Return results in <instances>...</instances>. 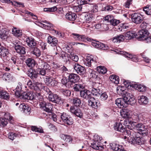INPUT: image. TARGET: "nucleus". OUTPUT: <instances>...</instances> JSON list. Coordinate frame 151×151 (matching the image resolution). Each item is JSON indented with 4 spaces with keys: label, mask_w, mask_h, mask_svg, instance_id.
Returning <instances> with one entry per match:
<instances>
[{
    "label": "nucleus",
    "mask_w": 151,
    "mask_h": 151,
    "mask_svg": "<svg viewBox=\"0 0 151 151\" xmlns=\"http://www.w3.org/2000/svg\"><path fill=\"white\" fill-rule=\"evenodd\" d=\"M46 24H42L41 26L44 28L45 29L47 30H52L55 32V33L56 35L60 37H63L64 36V35L63 33L56 30L54 28V26L53 24L49 22H48L47 21L44 22Z\"/></svg>",
    "instance_id": "20e7f679"
},
{
    "label": "nucleus",
    "mask_w": 151,
    "mask_h": 151,
    "mask_svg": "<svg viewBox=\"0 0 151 151\" xmlns=\"http://www.w3.org/2000/svg\"><path fill=\"white\" fill-rule=\"evenodd\" d=\"M111 81L116 84L119 83V78L118 76L115 75H113L110 76L109 78Z\"/></svg>",
    "instance_id": "a18cd8bd"
},
{
    "label": "nucleus",
    "mask_w": 151,
    "mask_h": 151,
    "mask_svg": "<svg viewBox=\"0 0 151 151\" xmlns=\"http://www.w3.org/2000/svg\"><path fill=\"white\" fill-rule=\"evenodd\" d=\"M44 81L47 85L51 86H54L57 84L56 81L55 80H52L48 76H46L44 79Z\"/></svg>",
    "instance_id": "cd10ccee"
},
{
    "label": "nucleus",
    "mask_w": 151,
    "mask_h": 151,
    "mask_svg": "<svg viewBox=\"0 0 151 151\" xmlns=\"http://www.w3.org/2000/svg\"><path fill=\"white\" fill-rule=\"evenodd\" d=\"M102 145L101 142L93 141L91 143V146L94 149L102 150L104 148V146H102Z\"/></svg>",
    "instance_id": "a211bd4d"
},
{
    "label": "nucleus",
    "mask_w": 151,
    "mask_h": 151,
    "mask_svg": "<svg viewBox=\"0 0 151 151\" xmlns=\"http://www.w3.org/2000/svg\"><path fill=\"white\" fill-rule=\"evenodd\" d=\"M134 87L136 89L141 92L145 91L146 89V87L145 86L141 84H135Z\"/></svg>",
    "instance_id": "4c0bfd02"
},
{
    "label": "nucleus",
    "mask_w": 151,
    "mask_h": 151,
    "mask_svg": "<svg viewBox=\"0 0 151 151\" xmlns=\"http://www.w3.org/2000/svg\"><path fill=\"white\" fill-rule=\"evenodd\" d=\"M149 33L146 29H142L138 32V36L137 37L139 40H145L147 43L151 42V36L148 37Z\"/></svg>",
    "instance_id": "7ed1b4c3"
},
{
    "label": "nucleus",
    "mask_w": 151,
    "mask_h": 151,
    "mask_svg": "<svg viewBox=\"0 0 151 151\" xmlns=\"http://www.w3.org/2000/svg\"><path fill=\"white\" fill-rule=\"evenodd\" d=\"M108 98V96L106 92H104L102 93L100 97V99L101 100L104 101L106 100Z\"/></svg>",
    "instance_id": "69168bd1"
},
{
    "label": "nucleus",
    "mask_w": 151,
    "mask_h": 151,
    "mask_svg": "<svg viewBox=\"0 0 151 151\" xmlns=\"http://www.w3.org/2000/svg\"><path fill=\"white\" fill-rule=\"evenodd\" d=\"M125 96L123 97V99L126 103L127 104V101L133 95L130 92H126V93H124Z\"/></svg>",
    "instance_id": "6e6d98bb"
},
{
    "label": "nucleus",
    "mask_w": 151,
    "mask_h": 151,
    "mask_svg": "<svg viewBox=\"0 0 151 151\" xmlns=\"http://www.w3.org/2000/svg\"><path fill=\"white\" fill-rule=\"evenodd\" d=\"M136 102L135 98L133 95L127 101V106L128 104L132 105Z\"/></svg>",
    "instance_id": "13d9d810"
},
{
    "label": "nucleus",
    "mask_w": 151,
    "mask_h": 151,
    "mask_svg": "<svg viewBox=\"0 0 151 151\" xmlns=\"http://www.w3.org/2000/svg\"><path fill=\"white\" fill-rule=\"evenodd\" d=\"M9 53L8 49L3 46L0 47V56L4 58L8 57Z\"/></svg>",
    "instance_id": "6ab92c4d"
},
{
    "label": "nucleus",
    "mask_w": 151,
    "mask_h": 151,
    "mask_svg": "<svg viewBox=\"0 0 151 151\" xmlns=\"http://www.w3.org/2000/svg\"><path fill=\"white\" fill-rule=\"evenodd\" d=\"M138 33L136 34L134 31H129L124 34V37L126 40H131L135 37L137 38V37L138 36Z\"/></svg>",
    "instance_id": "dca6fc26"
},
{
    "label": "nucleus",
    "mask_w": 151,
    "mask_h": 151,
    "mask_svg": "<svg viewBox=\"0 0 151 151\" xmlns=\"http://www.w3.org/2000/svg\"><path fill=\"white\" fill-rule=\"evenodd\" d=\"M2 78L6 81H11L12 79V76L9 73H5L3 75Z\"/></svg>",
    "instance_id": "a19ab883"
},
{
    "label": "nucleus",
    "mask_w": 151,
    "mask_h": 151,
    "mask_svg": "<svg viewBox=\"0 0 151 151\" xmlns=\"http://www.w3.org/2000/svg\"><path fill=\"white\" fill-rule=\"evenodd\" d=\"M138 102L140 105H144L147 104L148 99L147 97L142 95L138 97Z\"/></svg>",
    "instance_id": "5701e85b"
},
{
    "label": "nucleus",
    "mask_w": 151,
    "mask_h": 151,
    "mask_svg": "<svg viewBox=\"0 0 151 151\" xmlns=\"http://www.w3.org/2000/svg\"><path fill=\"white\" fill-rule=\"evenodd\" d=\"M97 70L100 73L103 74H105L107 72V69L106 68L101 66H100L97 67Z\"/></svg>",
    "instance_id": "5fc2aeb1"
},
{
    "label": "nucleus",
    "mask_w": 151,
    "mask_h": 151,
    "mask_svg": "<svg viewBox=\"0 0 151 151\" xmlns=\"http://www.w3.org/2000/svg\"><path fill=\"white\" fill-rule=\"evenodd\" d=\"M48 98L50 101L56 104H61L63 102L60 97L55 94H50V95L48 96Z\"/></svg>",
    "instance_id": "6e6552de"
},
{
    "label": "nucleus",
    "mask_w": 151,
    "mask_h": 151,
    "mask_svg": "<svg viewBox=\"0 0 151 151\" xmlns=\"http://www.w3.org/2000/svg\"><path fill=\"white\" fill-rule=\"evenodd\" d=\"M69 75L68 81H69L70 83H75L78 82L79 81L80 77L77 74L71 73Z\"/></svg>",
    "instance_id": "2eb2a0df"
},
{
    "label": "nucleus",
    "mask_w": 151,
    "mask_h": 151,
    "mask_svg": "<svg viewBox=\"0 0 151 151\" xmlns=\"http://www.w3.org/2000/svg\"><path fill=\"white\" fill-rule=\"evenodd\" d=\"M77 17V15L74 13L69 12L65 15L66 18L70 21H74Z\"/></svg>",
    "instance_id": "2f4dec72"
},
{
    "label": "nucleus",
    "mask_w": 151,
    "mask_h": 151,
    "mask_svg": "<svg viewBox=\"0 0 151 151\" xmlns=\"http://www.w3.org/2000/svg\"><path fill=\"white\" fill-rule=\"evenodd\" d=\"M53 50H52V53L53 55L55 56L59 55L60 52L57 47V45L54 46Z\"/></svg>",
    "instance_id": "0e129e2a"
},
{
    "label": "nucleus",
    "mask_w": 151,
    "mask_h": 151,
    "mask_svg": "<svg viewBox=\"0 0 151 151\" xmlns=\"http://www.w3.org/2000/svg\"><path fill=\"white\" fill-rule=\"evenodd\" d=\"M38 64L40 68L37 69L40 75L45 76L46 74L47 71H48L50 69L51 67L47 63L41 60H39Z\"/></svg>",
    "instance_id": "f03ea898"
},
{
    "label": "nucleus",
    "mask_w": 151,
    "mask_h": 151,
    "mask_svg": "<svg viewBox=\"0 0 151 151\" xmlns=\"http://www.w3.org/2000/svg\"><path fill=\"white\" fill-rule=\"evenodd\" d=\"M39 72L37 68L36 70L34 69H31L28 71L27 74L31 78L34 80L37 78L38 77V75H40V73Z\"/></svg>",
    "instance_id": "f8f14e48"
},
{
    "label": "nucleus",
    "mask_w": 151,
    "mask_h": 151,
    "mask_svg": "<svg viewBox=\"0 0 151 151\" xmlns=\"http://www.w3.org/2000/svg\"><path fill=\"white\" fill-rule=\"evenodd\" d=\"M22 84L20 82H19L18 83V85L15 89V95L17 97H20V95L23 92L22 89Z\"/></svg>",
    "instance_id": "a878e982"
},
{
    "label": "nucleus",
    "mask_w": 151,
    "mask_h": 151,
    "mask_svg": "<svg viewBox=\"0 0 151 151\" xmlns=\"http://www.w3.org/2000/svg\"><path fill=\"white\" fill-rule=\"evenodd\" d=\"M12 34L17 37H20L22 35L21 30L15 27H14L12 29Z\"/></svg>",
    "instance_id": "e433bc0d"
},
{
    "label": "nucleus",
    "mask_w": 151,
    "mask_h": 151,
    "mask_svg": "<svg viewBox=\"0 0 151 151\" xmlns=\"http://www.w3.org/2000/svg\"><path fill=\"white\" fill-rule=\"evenodd\" d=\"M81 97L86 99H89L91 97L90 91L86 89L82 90L80 92Z\"/></svg>",
    "instance_id": "4468645a"
},
{
    "label": "nucleus",
    "mask_w": 151,
    "mask_h": 151,
    "mask_svg": "<svg viewBox=\"0 0 151 151\" xmlns=\"http://www.w3.org/2000/svg\"><path fill=\"white\" fill-rule=\"evenodd\" d=\"M20 97H18L20 99L24 100H32L34 98L32 91L23 92L20 95Z\"/></svg>",
    "instance_id": "1a4fd4ad"
},
{
    "label": "nucleus",
    "mask_w": 151,
    "mask_h": 151,
    "mask_svg": "<svg viewBox=\"0 0 151 151\" xmlns=\"http://www.w3.org/2000/svg\"><path fill=\"white\" fill-rule=\"evenodd\" d=\"M19 109L21 111H23L27 115L30 114L31 109L28 106L24 104H20L19 107Z\"/></svg>",
    "instance_id": "9b49d317"
},
{
    "label": "nucleus",
    "mask_w": 151,
    "mask_h": 151,
    "mask_svg": "<svg viewBox=\"0 0 151 151\" xmlns=\"http://www.w3.org/2000/svg\"><path fill=\"white\" fill-rule=\"evenodd\" d=\"M115 104L120 108H124L127 106V103H126L123 99H117L115 100Z\"/></svg>",
    "instance_id": "aec40b11"
},
{
    "label": "nucleus",
    "mask_w": 151,
    "mask_h": 151,
    "mask_svg": "<svg viewBox=\"0 0 151 151\" xmlns=\"http://www.w3.org/2000/svg\"><path fill=\"white\" fill-rule=\"evenodd\" d=\"M70 112L76 116L80 118H83V113L81 109L76 106H71L70 108Z\"/></svg>",
    "instance_id": "0eeeda50"
},
{
    "label": "nucleus",
    "mask_w": 151,
    "mask_h": 151,
    "mask_svg": "<svg viewBox=\"0 0 151 151\" xmlns=\"http://www.w3.org/2000/svg\"><path fill=\"white\" fill-rule=\"evenodd\" d=\"M60 71L59 70H51L50 71L49 74L55 78H56V76L60 75V74L59 73V72Z\"/></svg>",
    "instance_id": "603ef678"
},
{
    "label": "nucleus",
    "mask_w": 151,
    "mask_h": 151,
    "mask_svg": "<svg viewBox=\"0 0 151 151\" xmlns=\"http://www.w3.org/2000/svg\"><path fill=\"white\" fill-rule=\"evenodd\" d=\"M1 2L2 3H12V5L17 7H20L21 6L22 7L24 6L23 4H21L20 2L15 1H14L13 0H1Z\"/></svg>",
    "instance_id": "c756f323"
},
{
    "label": "nucleus",
    "mask_w": 151,
    "mask_h": 151,
    "mask_svg": "<svg viewBox=\"0 0 151 151\" xmlns=\"http://www.w3.org/2000/svg\"><path fill=\"white\" fill-rule=\"evenodd\" d=\"M124 36L122 35H117L114 37L113 41L115 43L120 42L124 40Z\"/></svg>",
    "instance_id": "c03bdc74"
},
{
    "label": "nucleus",
    "mask_w": 151,
    "mask_h": 151,
    "mask_svg": "<svg viewBox=\"0 0 151 151\" xmlns=\"http://www.w3.org/2000/svg\"><path fill=\"white\" fill-rule=\"evenodd\" d=\"M31 52L36 57H40L41 55V51L38 48L35 47H32L30 49Z\"/></svg>",
    "instance_id": "7c9ffc66"
},
{
    "label": "nucleus",
    "mask_w": 151,
    "mask_h": 151,
    "mask_svg": "<svg viewBox=\"0 0 151 151\" xmlns=\"http://www.w3.org/2000/svg\"><path fill=\"white\" fill-rule=\"evenodd\" d=\"M84 88V86L79 83L75 84L74 85L73 88L74 91L76 92H80Z\"/></svg>",
    "instance_id": "72a5a7b5"
},
{
    "label": "nucleus",
    "mask_w": 151,
    "mask_h": 151,
    "mask_svg": "<svg viewBox=\"0 0 151 151\" xmlns=\"http://www.w3.org/2000/svg\"><path fill=\"white\" fill-rule=\"evenodd\" d=\"M82 5H80L77 6H73V10L75 12H78L81 11Z\"/></svg>",
    "instance_id": "bf43d9fd"
},
{
    "label": "nucleus",
    "mask_w": 151,
    "mask_h": 151,
    "mask_svg": "<svg viewBox=\"0 0 151 151\" xmlns=\"http://www.w3.org/2000/svg\"><path fill=\"white\" fill-rule=\"evenodd\" d=\"M9 93L5 91H0V98L7 99H9Z\"/></svg>",
    "instance_id": "09e8293b"
},
{
    "label": "nucleus",
    "mask_w": 151,
    "mask_h": 151,
    "mask_svg": "<svg viewBox=\"0 0 151 151\" xmlns=\"http://www.w3.org/2000/svg\"><path fill=\"white\" fill-rule=\"evenodd\" d=\"M26 63L29 67L33 68L35 65V62L32 58H29L26 60Z\"/></svg>",
    "instance_id": "f704fd0d"
},
{
    "label": "nucleus",
    "mask_w": 151,
    "mask_h": 151,
    "mask_svg": "<svg viewBox=\"0 0 151 151\" xmlns=\"http://www.w3.org/2000/svg\"><path fill=\"white\" fill-rule=\"evenodd\" d=\"M58 40L54 36H49L47 38V42L52 46L57 45Z\"/></svg>",
    "instance_id": "393cba45"
},
{
    "label": "nucleus",
    "mask_w": 151,
    "mask_h": 151,
    "mask_svg": "<svg viewBox=\"0 0 151 151\" xmlns=\"http://www.w3.org/2000/svg\"><path fill=\"white\" fill-rule=\"evenodd\" d=\"M31 129L32 130L36 132H38L40 133H43V131L42 129L38 128L36 126H32Z\"/></svg>",
    "instance_id": "052dcab7"
},
{
    "label": "nucleus",
    "mask_w": 151,
    "mask_h": 151,
    "mask_svg": "<svg viewBox=\"0 0 151 151\" xmlns=\"http://www.w3.org/2000/svg\"><path fill=\"white\" fill-rule=\"evenodd\" d=\"M53 107V105L50 103H46L43 110L48 113H51Z\"/></svg>",
    "instance_id": "79ce46f5"
},
{
    "label": "nucleus",
    "mask_w": 151,
    "mask_h": 151,
    "mask_svg": "<svg viewBox=\"0 0 151 151\" xmlns=\"http://www.w3.org/2000/svg\"><path fill=\"white\" fill-rule=\"evenodd\" d=\"M93 16L92 14H86L85 16V19L87 22L89 23L92 19Z\"/></svg>",
    "instance_id": "774afa93"
},
{
    "label": "nucleus",
    "mask_w": 151,
    "mask_h": 151,
    "mask_svg": "<svg viewBox=\"0 0 151 151\" xmlns=\"http://www.w3.org/2000/svg\"><path fill=\"white\" fill-rule=\"evenodd\" d=\"M91 45L95 48L104 50H107L109 49V47L107 45H106L99 41H94V42H92Z\"/></svg>",
    "instance_id": "9d476101"
},
{
    "label": "nucleus",
    "mask_w": 151,
    "mask_h": 151,
    "mask_svg": "<svg viewBox=\"0 0 151 151\" xmlns=\"http://www.w3.org/2000/svg\"><path fill=\"white\" fill-rule=\"evenodd\" d=\"M15 49L17 52L20 54L24 55L26 53L25 48L23 46L18 44L17 42L15 44Z\"/></svg>",
    "instance_id": "4be33fe9"
},
{
    "label": "nucleus",
    "mask_w": 151,
    "mask_h": 151,
    "mask_svg": "<svg viewBox=\"0 0 151 151\" xmlns=\"http://www.w3.org/2000/svg\"><path fill=\"white\" fill-rule=\"evenodd\" d=\"M17 135V134L13 132H10L8 134L9 138L12 140H13L15 139Z\"/></svg>",
    "instance_id": "338daca9"
},
{
    "label": "nucleus",
    "mask_w": 151,
    "mask_h": 151,
    "mask_svg": "<svg viewBox=\"0 0 151 151\" xmlns=\"http://www.w3.org/2000/svg\"><path fill=\"white\" fill-rule=\"evenodd\" d=\"M137 123L133 121H129L126 126V133L129 137H128L129 142L133 145H140L142 144L140 137H136L137 133L133 130L135 129Z\"/></svg>",
    "instance_id": "f257e3e1"
},
{
    "label": "nucleus",
    "mask_w": 151,
    "mask_h": 151,
    "mask_svg": "<svg viewBox=\"0 0 151 151\" xmlns=\"http://www.w3.org/2000/svg\"><path fill=\"white\" fill-rule=\"evenodd\" d=\"M91 93L95 96H99L102 93V91L98 87H93L91 91Z\"/></svg>",
    "instance_id": "473e14b6"
},
{
    "label": "nucleus",
    "mask_w": 151,
    "mask_h": 151,
    "mask_svg": "<svg viewBox=\"0 0 151 151\" xmlns=\"http://www.w3.org/2000/svg\"><path fill=\"white\" fill-rule=\"evenodd\" d=\"M12 117L10 116L9 118V120H8L5 118H1L0 120V122L3 126L4 127L6 126L8 123V121H9V120L11 121V120H12Z\"/></svg>",
    "instance_id": "3c124183"
},
{
    "label": "nucleus",
    "mask_w": 151,
    "mask_h": 151,
    "mask_svg": "<svg viewBox=\"0 0 151 151\" xmlns=\"http://www.w3.org/2000/svg\"><path fill=\"white\" fill-rule=\"evenodd\" d=\"M68 117V119L66 120V122H65L64 123L68 125L72 124L73 122V119L70 115H69V117Z\"/></svg>",
    "instance_id": "680f3d73"
},
{
    "label": "nucleus",
    "mask_w": 151,
    "mask_h": 151,
    "mask_svg": "<svg viewBox=\"0 0 151 151\" xmlns=\"http://www.w3.org/2000/svg\"><path fill=\"white\" fill-rule=\"evenodd\" d=\"M114 128L116 131H118L123 133L125 132L126 133V128L120 122H116L115 123L114 126Z\"/></svg>",
    "instance_id": "f3484780"
},
{
    "label": "nucleus",
    "mask_w": 151,
    "mask_h": 151,
    "mask_svg": "<svg viewBox=\"0 0 151 151\" xmlns=\"http://www.w3.org/2000/svg\"><path fill=\"white\" fill-rule=\"evenodd\" d=\"M60 92L63 95L66 96H70L71 93L70 91L68 89H61L60 90Z\"/></svg>",
    "instance_id": "864d4df0"
},
{
    "label": "nucleus",
    "mask_w": 151,
    "mask_h": 151,
    "mask_svg": "<svg viewBox=\"0 0 151 151\" xmlns=\"http://www.w3.org/2000/svg\"><path fill=\"white\" fill-rule=\"evenodd\" d=\"M71 101L72 102L73 104L75 105V106H80L81 103V99L78 97H75L71 99Z\"/></svg>",
    "instance_id": "c9c22d12"
},
{
    "label": "nucleus",
    "mask_w": 151,
    "mask_h": 151,
    "mask_svg": "<svg viewBox=\"0 0 151 151\" xmlns=\"http://www.w3.org/2000/svg\"><path fill=\"white\" fill-rule=\"evenodd\" d=\"M73 68L76 72L80 75L83 74L85 72L84 68L78 64H75Z\"/></svg>",
    "instance_id": "412c9836"
},
{
    "label": "nucleus",
    "mask_w": 151,
    "mask_h": 151,
    "mask_svg": "<svg viewBox=\"0 0 151 151\" xmlns=\"http://www.w3.org/2000/svg\"><path fill=\"white\" fill-rule=\"evenodd\" d=\"M57 8L55 6H54L50 8H45L44 9V11L45 12H53L57 10Z\"/></svg>",
    "instance_id": "4d7b16f0"
},
{
    "label": "nucleus",
    "mask_w": 151,
    "mask_h": 151,
    "mask_svg": "<svg viewBox=\"0 0 151 151\" xmlns=\"http://www.w3.org/2000/svg\"><path fill=\"white\" fill-rule=\"evenodd\" d=\"M43 87H44V86L42 83H37L34 86L33 89L35 91H40L41 89H42Z\"/></svg>",
    "instance_id": "49530a36"
},
{
    "label": "nucleus",
    "mask_w": 151,
    "mask_h": 151,
    "mask_svg": "<svg viewBox=\"0 0 151 151\" xmlns=\"http://www.w3.org/2000/svg\"><path fill=\"white\" fill-rule=\"evenodd\" d=\"M61 138L64 140V141L66 143H71L72 141V138L69 135H65L62 134L61 136Z\"/></svg>",
    "instance_id": "58836bf2"
},
{
    "label": "nucleus",
    "mask_w": 151,
    "mask_h": 151,
    "mask_svg": "<svg viewBox=\"0 0 151 151\" xmlns=\"http://www.w3.org/2000/svg\"><path fill=\"white\" fill-rule=\"evenodd\" d=\"M27 45L30 47H34L37 45V42L35 39L31 37H27L26 39Z\"/></svg>",
    "instance_id": "b1692460"
},
{
    "label": "nucleus",
    "mask_w": 151,
    "mask_h": 151,
    "mask_svg": "<svg viewBox=\"0 0 151 151\" xmlns=\"http://www.w3.org/2000/svg\"><path fill=\"white\" fill-rule=\"evenodd\" d=\"M131 16L132 22L136 24L141 23L144 19L142 15L139 13H134L132 14Z\"/></svg>",
    "instance_id": "423d86ee"
},
{
    "label": "nucleus",
    "mask_w": 151,
    "mask_h": 151,
    "mask_svg": "<svg viewBox=\"0 0 151 151\" xmlns=\"http://www.w3.org/2000/svg\"><path fill=\"white\" fill-rule=\"evenodd\" d=\"M108 146L110 149V151H120L122 147L121 146L115 143L110 144Z\"/></svg>",
    "instance_id": "bb28decb"
},
{
    "label": "nucleus",
    "mask_w": 151,
    "mask_h": 151,
    "mask_svg": "<svg viewBox=\"0 0 151 151\" xmlns=\"http://www.w3.org/2000/svg\"><path fill=\"white\" fill-rule=\"evenodd\" d=\"M61 82L63 84L65 85L68 88L71 87V85H69L70 84L69 81L67 78L65 77L63 78L61 80Z\"/></svg>",
    "instance_id": "de8ad7c7"
},
{
    "label": "nucleus",
    "mask_w": 151,
    "mask_h": 151,
    "mask_svg": "<svg viewBox=\"0 0 151 151\" xmlns=\"http://www.w3.org/2000/svg\"><path fill=\"white\" fill-rule=\"evenodd\" d=\"M71 36L76 40L83 41H86V37L85 35H80L78 34L72 33Z\"/></svg>",
    "instance_id": "c85d7f7f"
},
{
    "label": "nucleus",
    "mask_w": 151,
    "mask_h": 151,
    "mask_svg": "<svg viewBox=\"0 0 151 151\" xmlns=\"http://www.w3.org/2000/svg\"><path fill=\"white\" fill-rule=\"evenodd\" d=\"M88 105L92 108L96 109L98 107L100 106L99 101H96L93 98L91 97L88 100Z\"/></svg>",
    "instance_id": "ddd939ff"
},
{
    "label": "nucleus",
    "mask_w": 151,
    "mask_h": 151,
    "mask_svg": "<svg viewBox=\"0 0 151 151\" xmlns=\"http://www.w3.org/2000/svg\"><path fill=\"white\" fill-rule=\"evenodd\" d=\"M88 72L90 77L94 78H97L98 74V73L97 72L93 70V69H89Z\"/></svg>",
    "instance_id": "8fccbe9b"
},
{
    "label": "nucleus",
    "mask_w": 151,
    "mask_h": 151,
    "mask_svg": "<svg viewBox=\"0 0 151 151\" xmlns=\"http://www.w3.org/2000/svg\"><path fill=\"white\" fill-rule=\"evenodd\" d=\"M130 114V111L127 109L123 110L122 112L121 113L122 116L124 118H128Z\"/></svg>",
    "instance_id": "37998d69"
},
{
    "label": "nucleus",
    "mask_w": 151,
    "mask_h": 151,
    "mask_svg": "<svg viewBox=\"0 0 151 151\" xmlns=\"http://www.w3.org/2000/svg\"><path fill=\"white\" fill-rule=\"evenodd\" d=\"M96 59V57L93 58L92 55L87 56L84 61V64L88 67L96 66L97 62Z\"/></svg>",
    "instance_id": "39448f33"
},
{
    "label": "nucleus",
    "mask_w": 151,
    "mask_h": 151,
    "mask_svg": "<svg viewBox=\"0 0 151 151\" xmlns=\"http://www.w3.org/2000/svg\"><path fill=\"white\" fill-rule=\"evenodd\" d=\"M69 116V115L66 114L65 113H63L61 114L60 118L63 122L64 123L65 122H66V120L68 119Z\"/></svg>",
    "instance_id": "e2e57ef3"
},
{
    "label": "nucleus",
    "mask_w": 151,
    "mask_h": 151,
    "mask_svg": "<svg viewBox=\"0 0 151 151\" xmlns=\"http://www.w3.org/2000/svg\"><path fill=\"white\" fill-rule=\"evenodd\" d=\"M7 31L4 29H1L0 30V37L2 40H5L7 37Z\"/></svg>",
    "instance_id": "ea45409f"
}]
</instances>
